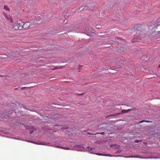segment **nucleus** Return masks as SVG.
<instances>
[{
	"instance_id": "1",
	"label": "nucleus",
	"mask_w": 160,
	"mask_h": 160,
	"mask_svg": "<svg viewBox=\"0 0 160 160\" xmlns=\"http://www.w3.org/2000/svg\"><path fill=\"white\" fill-rule=\"evenodd\" d=\"M21 22V23H22V22H21V21H20L18 22V23L19 24H20ZM20 25L21 28H22V29L24 28L25 29H27L31 25L30 24V23L29 22H26V23L23 25L22 23H21V24Z\"/></svg>"
},
{
	"instance_id": "2",
	"label": "nucleus",
	"mask_w": 160,
	"mask_h": 160,
	"mask_svg": "<svg viewBox=\"0 0 160 160\" xmlns=\"http://www.w3.org/2000/svg\"><path fill=\"white\" fill-rule=\"evenodd\" d=\"M2 14H3L4 17L5 18H7L8 20L10 21L11 22H12V19L11 16L9 15H7L5 12H3V13H2Z\"/></svg>"
},
{
	"instance_id": "3",
	"label": "nucleus",
	"mask_w": 160,
	"mask_h": 160,
	"mask_svg": "<svg viewBox=\"0 0 160 160\" xmlns=\"http://www.w3.org/2000/svg\"><path fill=\"white\" fill-rule=\"evenodd\" d=\"M13 28L14 29L17 30H21L22 29V28H21V25H19V26H17L16 25L14 26L13 25Z\"/></svg>"
},
{
	"instance_id": "4",
	"label": "nucleus",
	"mask_w": 160,
	"mask_h": 160,
	"mask_svg": "<svg viewBox=\"0 0 160 160\" xmlns=\"http://www.w3.org/2000/svg\"><path fill=\"white\" fill-rule=\"evenodd\" d=\"M3 8L4 9L9 12L10 11V9H9V8L8 7L7 5H5L4 6Z\"/></svg>"
},
{
	"instance_id": "5",
	"label": "nucleus",
	"mask_w": 160,
	"mask_h": 160,
	"mask_svg": "<svg viewBox=\"0 0 160 160\" xmlns=\"http://www.w3.org/2000/svg\"><path fill=\"white\" fill-rule=\"evenodd\" d=\"M68 127H67L65 126L64 127H61V129L62 130H66L68 129Z\"/></svg>"
},
{
	"instance_id": "6",
	"label": "nucleus",
	"mask_w": 160,
	"mask_h": 160,
	"mask_svg": "<svg viewBox=\"0 0 160 160\" xmlns=\"http://www.w3.org/2000/svg\"><path fill=\"white\" fill-rule=\"evenodd\" d=\"M128 112H127V110L123 109L122 111V113H125Z\"/></svg>"
},
{
	"instance_id": "7",
	"label": "nucleus",
	"mask_w": 160,
	"mask_h": 160,
	"mask_svg": "<svg viewBox=\"0 0 160 160\" xmlns=\"http://www.w3.org/2000/svg\"><path fill=\"white\" fill-rule=\"evenodd\" d=\"M148 122L149 121H146V120H142L141 122H140V123H142V122Z\"/></svg>"
},
{
	"instance_id": "8",
	"label": "nucleus",
	"mask_w": 160,
	"mask_h": 160,
	"mask_svg": "<svg viewBox=\"0 0 160 160\" xmlns=\"http://www.w3.org/2000/svg\"><path fill=\"white\" fill-rule=\"evenodd\" d=\"M88 135H96V134L90 133L88 132Z\"/></svg>"
},
{
	"instance_id": "9",
	"label": "nucleus",
	"mask_w": 160,
	"mask_h": 160,
	"mask_svg": "<svg viewBox=\"0 0 160 160\" xmlns=\"http://www.w3.org/2000/svg\"><path fill=\"white\" fill-rule=\"evenodd\" d=\"M132 110V109H128L127 110V112H129V111H131Z\"/></svg>"
},
{
	"instance_id": "10",
	"label": "nucleus",
	"mask_w": 160,
	"mask_h": 160,
	"mask_svg": "<svg viewBox=\"0 0 160 160\" xmlns=\"http://www.w3.org/2000/svg\"><path fill=\"white\" fill-rule=\"evenodd\" d=\"M27 88V87H24V88H21V89H26V88Z\"/></svg>"
},
{
	"instance_id": "11",
	"label": "nucleus",
	"mask_w": 160,
	"mask_h": 160,
	"mask_svg": "<svg viewBox=\"0 0 160 160\" xmlns=\"http://www.w3.org/2000/svg\"><path fill=\"white\" fill-rule=\"evenodd\" d=\"M59 68H53L52 69V70H55L56 69H59Z\"/></svg>"
},
{
	"instance_id": "12",
	"label": "nucleus",
	"mask_w": 160,
	"mask_h": 160,
	"mask_svg": "<svg viewBox=\"0 0 160 160\" xmlns=\"http://www.w3.org/2000/svg\"><path fill=\"white\" fill-rule=\"evenodd\" d=\"M140 141H139L138 140H136L135 142L136 143H138Z\"/></svg>"
},
{
	"instance_id": "13",
	"label": "nucleus",
	"mask_w": 160,
	"mask_h": 160,
	"mask_svg": "<svg viewBox=\"0 0 160 160\" xmlns=\"http://www.w3.org/2000/svg\"><path fill=\"white\" fill-rule=\"evenodd\" d=\"M116 145H110V147H113L114 146H115Z\"/></svg>"
},
{
	"instance_id": "14",
	"label": "nucleus",
	"mask_w": 160,
	"mask_h": 160,
	"mask_svg": "<svg viewBox=\"0 0 160 160\" xmlns=\"http://www.w3.org/2000/svg\"><path fill=\"white\" fill-rule=\"evenodd\" d=\"M97 28H99V26L98 25H97Z\"/></svg>"
},
{
	"instance_id": "15",
	"label": "nucleus",
	"mask_w": 160,
	"mask_h": 160,
	"mask_svg": "<svg viewBox=\"0 0 160 160\" xmlns=\"http://www.w3.org/2000/svg\"><path fill=\"white\" fill-rule=\"evenodd\" d=\"M104 134V132L101 133V135H103Z\"/></svg>"
},
{
	"instance_id": "16",
	"label": "nucleus",
	"mask_w": 160,
	"mask_h": 160,
	"mask_svg": "<svg viewBox=\"0 0 160 160\" xmlns=\"http://www.w3.org/2000/svg\"><path fill=\"white\" fill-rule=\"evenodd\" d=\"M78 95H83V93H81V94H79Z\"/></svg>"
},
{
	"instance_id": "17",
	"label": "nucleus",
	"mask_w": 160,
	"mask_h": 160,
	"mask_svg": "<svg viewBox=\"0 0 160 160\" xmlns=\"http://www.w3.org/2000/svg\"><path fill=\"white\" fill-rule=\"evenodd\" d=\"M97 154L98 155H100V153H97Z\"/></svg>"
},
{
	"instance_id": "18",
	"label": "nucleus",
	"mask_w": 160,
	"mask_h": 160,
	"mask_svg": "<svg viewBox=\"0 0 160 160\" xmlns=\"http://www.w3.org/2000/svg\"><path fill=\"white\" fill-rule=\"evenodd\" d=\"M64 148L65 149H68V148Z\"/></svg>"
},
{
	"instance_id": "19",
	"label": "nucleus",
	"mask_w": 160,
	"mask_h": 160,
	"mask_svg": "<svg viewBox=\"0 0 160 160\" xmlns=\"http://www.w3.org/2000/svg\"><path fill=\"white\" fill-rule=\"evenodd\" d=\"M100 155H101V156H103V155H102V154H101H101H100Z\"/></svg>"
},
{
	"instance_id": "20",
	"label": "nucleus",
	"mask_w": 160,
	"mask_h": 160,
	"mask_svg": "<svg viewBox=\"0 0 160 160\" xmlns=\"http://www.w3.org/2000/svg\"><path fill=\"white\" fill-rule=\"evenodd\" d=\"M61 148H63L62 147H61Z\"/></svg>"
},
{
	"instance_id": "21",
	"label": "nucleus",
	"mask_w": 160,
	"mask_h": 160,
	"mask_svg": "<svg viewBox=\"0 0 160 160\" xmlns=\"http://www.w3.org/2000/svg\"><path fill=\"white\" fill-rule=\"evenodd\" d=\"M17 89H16H16H14V90H17Z\"/></svg>"
},
{
	"instance_id": "22",
	"label": "nucleus",
	"mask_w": 160,
	"mask_h": 160,
	"mask_svg": "<svg viewBox=\"0 0 160 160\" xmlns=\"http://www.w3.org/2000/svg\"><path fill=\"white\" fill-rule=\"evenodd\" d=\"M160 24L158 25V26L160 25Z\"/></svg>"
},
{
	"instance_id": "23",
	"label": "nucleus",
	"mask_w": 160,
	"mask_h": 160,
	"mask_svg": "<svg viewBox=\"0 0 160 160\" xmlns=\"http://www.w3.org/2000/svg\"><path fill=\"white\" fill-rule=\"evenodd\" d=\"M160 20V18H159V20Z\"/></svg>"
},
{
	"instance_id": "24",
	"label": "nucleus",
	"mask_w": 160,
	"mask_h": 160,
	"mask_svg": "<svg viewBox=\"0 0 160 160\" xmlns=\"http://www.w3.org/2000/svg\"><path fill=\"white\" fill-rule=\"evenodd\" d=\"M160 66V65H159V67Z\"/></svg>"
}]
</instances>
